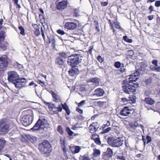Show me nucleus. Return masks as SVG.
Segmentation results:
<instances>
[{
    "instance_id": "f257e3e1",
    "label": "nucleus",
    "mask_w": 160,
    "mask_h": 160,
    "mask_svg": "<svg viewBox=\"0 0 160 160\" xmlns=\"http://www.w3.org/2000/svg\"><path fill=\"white\" fill-rule=\"evenodd\" d=\"M140 72H136L132 74L129 78V80H124L122 82V89L123 92L128 94L130 92H133L135 91L136 88L138 87V84L134 82H135L138 79Z\"/></svg>"
},
{
    "instance_id": "f03ea898",
    "label": "nucleus",
    "mask_w": 160,
    "mask_h": 160,
    "mask_svg": "<svg viewBox=\"0 0 160 160\" xmlns=\"http://www.w3.org/2000/svg\"><path fill=\"white\" fill-rule=\"evenodd\" d=\"M83 59V57L81 54L75 53L70 55L67 62L72 67H76L77 65L82 62Z\"/></svg>"
},
{
    "instance_id": "7ed1b4c3",
    "label": "nucleus",
    "mask_w": 160,
    "mask_h": 160,
    "mask_svg": "<svg viewBox=\"0 0 160 160\" xmlns=\"http://www.w3.org/2000/svg\"><path fill=\"white\" fill-rule=\"evenodd\" d=\"M38 149L42 153L45 154L47 157L49 156L50 152L52 150L50 144L47 140H44L39 144Z\"/></svg>"
},
{
    "instance_id": "20e7f679",
    "label": "nucleus",
    "mask_w": 160,
    "mask_h": 160,
    "mask_svg": "<svg viewBox=\"0 0 160 160\" xmlns=\"http://www.w3.org/2000/svg\"><path fill=\"white\" fill-rule=\"evenodd\" d=\"M47 121L45 118L39 119L31 129L43 131L47 126Z\"/></svg>"
},
{
    "instance_id": "39448f33",
    "label": "nucleus",
    "mask_w": 160,
    "mask_h": 160,
    "mask_svg": "<svg viewBox=\"0 0 160 160\" xmlns=\"http://www.w3.org/2000/svg\"><path fill=\"white\" fill-rule=\"evenodd\" d=\"M108 144L110 146L114 148H118L123 144V140L119 138L114 139L113 138L109 137L107 139Z\"/></svg>"
},
{
    "instance_id": "423d86ee",
    "label": "nucleus",
    "mask_w": 160,
    "mask_h": 160,
    "mask_svg": "<svg viewBox=\"0 0 160 160\" xmlns=\"http://www.w3.org/2000/svg\"><path fill=\"white\" fill-rule=\"evenodd\" d=\"M9 123L6 119H3L0 121V134L6 133L8 131Z\"/></svg>"
},
{
    "instance_id": "0eeeda50",
    "label": "nucleus",
    "mask_w": 160,
    "mask_h": 160,
    "mask_svg": "<svg viewBox=\"0 0 160 160\" xmlns=\"http://www.w3.org/2000/svg\"><path fill=\"white\" fill-rule=\"evenodd\" d=\"M8 79L13 84L19 78V75L15 71H10L8 72Z\"/></svg>"
},
{
    "instance_id": "6e6552de",
    "label": "nucleus",
    "mask_w": 160,
    "mask_h": 160,
    "mask_svg": "<svg viewBox=\"0 0 160 160\" xmlns=\"http://www.w3.org/2000/svg\"><path fill=\"white\" fill-rule=\"evenodd\" d=\"M27 82V80L25 78L19 77L13 84L17 88L21 89L26 86Z\"/></svg>"
},
{
    "instance_id": "1a4fd4ad",
    "label": "nucleus",
    "mask_w": 160,
    "mask_h": 160,
    "mask_svg": "<svg viewBox=\"0 0 160 160\" xmlns=\"http://www.w3.org/2000/svg\"><path fill=\"white\" fill-rule=\"evenodd\" d=\"M8 61L7 56L5 55L0 57V71L5 69L7 67Z\"/></svg>"
},
{
    "instance_id": "9d476101",
    "label": "nucleus",
    "mask_w": 160,
    "mask_h": 160,
    "mask_svg": "<svg viewBox=\"0 0 160 160\" xmlns=\"http://www.w3.org/2000/svg\"><path fill=\"white\" fill-rule=\"evenodd\" d=\"M32 116L28 115L23 116L21 119V121L24 126H27L32 123Z\"/></svg>"
},
{
    "instance_id": "9b49d317",
    "label": "nucleus",
    "mask_w": 160,
    "mask_h": 160,
    "mask_svg": "<svg viewBox=\"0 0 160 160\" xmlns=\"http://www.w3.org/2000/svg\"><path fill=\"white\" fill-rule=\"evenodd\" d=\"M58 3L56 5V8L58 10H62L65 8L67 6L66 0H57Z\"/></svg>"
},
{
    "instance_id": "f8f14e48",
    "label": "nucleus",
    "mask_w": 160,
    "mask_h": 160,
    "mask_svg": "<svg viewBox=\"0 0 160 160\" xmlns=\"http://www.w3.org/2000/svg\"><path fill=\"white\" fill-rule=\"evenodd\" d=\"M131 110L128 107H124L120 111V114L123 116H127L131 113Z\"/></svg>"
},
{
    "instance_id": "ddd939ff",
    "label": "nucleus",
    "mask_w": 160,
    "mask_h": 160,
    "mask_svg": "<svg viewBox=\"0 0 160 160\" xmlns=\"http://www.w3.org/2000/svg\"><path fill=\"white\" fill-rule=\"evenodd\" d=\"M77 26V23L73 22H67L64 25L65 28L70 30L75 29L76 28Z\"/></svg>"
},
{
    "instance_id": "4468645a",
    "label": "nucleus",
    "mask_w": 160,
    "mask_h": 160,
    "mask_svg": "<svg viewBox=\"0 0 160 160\" xmlns=\"http://www.w3.org/2000/svg\"><path fill=\"white\" fill-rule=\"evenodd\" d=\"M104 90L101 88H98L92 92L93 96H96L98 97L102 96L104 93Z\"/></svg>"
},
{
    "instance_id": "2eb2a0df",
    "label": "nucleus",
    "mask_w": 160,
    "mask_h": 160,
    "mask_svg": "<svg viewBox=\"0 0 160 160\" xmlns=\"http://www.w3.org/2000/svg\"><path fill=\"white\" fill-rule=\"evenodd\" d=\"M113 154V152L112 150L110 148H107V151L104 152L102 156L103 158H106L107 157L111 158Z\"/></svg>"
},
{
    "instance_id": "dca6fc26",
    "label": "nucleus",
    "mask_w": 160,
    "mask_h": 160,
    "mask_svg": "<svg viewBox=\"0 0 160 160\" xmlns=\"http://www.w3.org/2000/svg\"><path fill=\"white\" fill-rule=\"evenodd\" d=\"M56 63L58 65L62 66L64 65L66 62L65 60L64 59L60 57H58L55 60Z\"/></svg>"
},
{
    "instance_id": "f3484780",
    "label": "nucleus",
    "mask_w": 160,
    "mask_h": 160,
    "mask_svg": "<svg viewBox=\"0 0 160 160\" xmlns=\"http://www.w3.org/2000/svg\"><path fill=\"white\" fill-rule=\"evenodd\" d=\"M76 67H72V69H70L68 71L69 74L72 76H75L78 73V68H76Z\"/></svg>"
},
{
    "instance_id": "a211bd4d",
    "label": "nucleus",
    "mask_w": 160,
    "mask_h": 160,
    "mask_svg": "<svg viewBox=\"0 0 160 160\" xmlns=\"http://www.w3.org/2000/svg\"><path fill=\"white\" fill-rule=\"evenodd\" d=\"M59 57H61L62 58H63V59H66L68 58V59L70 56V53L69 52H62L59 53Z\"/></svg>"
},
{
    "instance_id": "6ab92c4d",
    "label": "nucleus",
    "mask_w": 160,
    "mask_h": 160,
    "mask_svg": "<svg viewBox=\"0 0 160 160\" xmlns=\"http://www.w3.org/2000/svg\"><path fill=\"white\" fill-rule=\"evenodd\" d=\"M144 101L145 102L146 104L150 105H152L155 103V101L150 98H146Z\"/></svg>"
},
{
    "instance_id": "aec40b11",
    "label": "nucleus",
    "mask_w": 160,
    "mask_h": 160,
    "mask_svg": "<svg viewBox=\"0 0 160 160\" xmlns=\"http://www.w3.org/2000/svg\"><path fill=\"white\" fill-rule=\"evenodd\" d=\"M97 123H92L89 127L90 129V132L91 133L95 131H96L98 128H96L95 127L96 124H97Z\"/></svg>"
},
{
    "instance_id": "412c9836",
    "label": "nucleus",
    "mask_w": 160,
    "mask_h": 160,
    "mask_svg": "<svg viewBox=\"0 0 160 160\" xmlns=\"http://www.w3.org/2000/svg\"><path fill=\"white\" fill-rule=\"evenodd\" d=\"M6 144V141L3 138H0V152L3 149Z\"/></svg>"
},
{
    "instance_id": "4be33fe9",
    "label": "nucleus",
    "mask_w": 160,
    "mask_h": 160,
    "mask_svg": "<svg viewBox=\"0 0 160 160\" xmlns=\"http://www.w3.org/2000/svg\"><path fill=\"white\" fill-rule=\"evenodd\" d=\"M13 66L15 68L20 70V71H22L23 68V65L17 62H15L14 63Z\"/></svg>"
},
{
    "instance_id": "5701e85b",
    "label": "nucleus",
    "mask_w": 160,
    "mask_h": 160,
    "mask_svg": "<svg viewBox=\"0 0 160 160\" xmlns=\"http://www.w3.org/2000/svg\"><path fill=\"white\" fill-rule=\"evenodd\" d=\"M140 68H139L138 71L141 72V71H144L146 69V68L148 67V65L144 62H142L140 64Z\"/></svg>"
},
{
    "instance_id": "b1692460",
    "label": "nucleus",
    "mask_w": 160,
    "mask_h": 160,
    "mask_svg": "<svg viewBox=\"0 0 160 160\" xmlns=\"http://www.w3.org/2000/svg\"><path fill=\"white\" fill-rule=\"evenodd\" d=\"M51 94L53 98V101L57 102H60V98L58 95L54 92H52Z\"/></svg>"
},
{
    "instance_id": "393cba45",
    "label": "nucleus",
    "mask_w": 160,
    "mask_h": 160,
    "mask_svg": "<svg viewBox=\"0 0 160 160\" xmlns=\"http://www.w3.org/2000/svg\"><path fill=\"white\" fill-rule=\"evenodd\" d=\"M90 82H92L93 84L97 85L99 83L98 78H92L89 79Z\"/></svg>"
},
{
    "instance_id": "a878e982",
    "label": "nucleus",
    "mask_w": 160,
    "mask_h": 160,
    "mask_svg": "<svg viewBox=\"0 0 160 160\" xmlns=\"http://www.w3.org/2000/svg\"><path fill=\"white\" fill-rule=\"evenodd\" d=\"M93 152L92 154L94 157H98L100 154L101 152L100 150L96 149H93Z\"/></svg>"
},
{
    "instance_id": "bb28decb",
    "label": "nucleus",
    "mask_w": 160,
    "mask_h": 160,
    "mask_svg": "<svg viewBox=\"0 0 160 160\" xmlns=\"http://www.w3.org/2000/svg\"><path fill=\"white\" fill-rule=\"evenodd\" d=\"M50 38L51 41V42L52 43V45L54 48H55L56 46V41L54 37L53 36H51Z\"/></svg>"
},
{
    "instance_id": "cd10ccee",
    "label": "nucleus",
    "mask_w": 160,
    "mask_h": 160,
    "mask_svg": "<svg viewBox=\"0 0 160 160\" xmlns=\"http://www.w3.org/2000/svg\"><path fill=\"white\" fill-rule=\"evenodd\" d=\"M82 160H90L91 158L89 155L85 154L81 156Z\"/></svg>"
},
{
    "instance_id": "c85d7f7f",
    "label": "nucleus",
    "mask_w": 160,
    "mask_h": 160,
    "mask_svg": "<svg viewBox=\"0 0 160 160\" xmlns=\"http://www.w3.org/2000/svg\"><path fill=\"white\" fill-rule=\"evenodd\" d=\"M123 39L124 41L128 43H131L132 42V39L129 38L126 36H125L123 37Z\"/></svg>"
},
{
    "instance_id": "c756f323",
    "label": "nucleus",
    "mask_w": 160,
    "mask_h": 160,
    "mask_svg": "<svg viewBox=\"0 0 160 160\" xmlns=\"http://www.w3.org/2000/svg\"><path fill=\"white\" fill-rule=\"evenodd\" d=\"M113 25L116 28L118 29L121 30H123V29L120 27V25H119V23H118L117 22H114Z\"/></svg>"
},
{
    "instance_id": "7c9ffc66",
    "label": "nucleus",
    "mask_w": 160,
    "mask_h": 160,
    "mask_svg": "<svg viewBox=\"0 0 160 160\" xmlns=\"http://www.w3.org/2000/svg\"><path fill=\"white\" fill-rule=\"evenodd\" d=\"M18 29L20 31V34L22 35H25V30L24 28L22 26H20L18 27Z\"/></svg>"
},
{
    "instance_id": "2f4dec72",
    "label": "nucleus",
    "mask_w": 160,
    "mask_h": 160,
    "mask_svg": "<svg viewBox=\"0 0 160 160\" xmlns=\"http://www.w3.org/2000/svg\"><path fill=\"white\" fill-rule=\"evenodd\" d=\"M66 131L69 136H72L74 133V132L68 127L66 128Z\"/></svg>"
},
{
    "instance_id": "473e14b6",
    "label": "nucleus",
    "mask_w": 160,
    "mask_h": 160,
    "mask_svg": "<svg viewBox=\"0 0 160 160\" xmlns=\"http://www.w3.org/2000/svg\"><path fill=\"white\" fill-rule=\"evenodd\" d=\"M57 130L60 134H62L63 133V131L61 126H58Z\"/></svg>"
},
{
    "instance_id": "72a5a7b5",
    "label": "nucleus",
    "mask_w": 160,
    "mask_h": 160,
    "mask_svg": "<svg viewBox=\"0 0 160 160\" xmlns=\"http://www.w3.org/2000/svg\"><path fill=\"white\" fill-rule=\"evenodd\" d=\"M111 130V128L110 127H108L107 128L105 129H103V131L101 132V133L104 134L105 133H106L110 131Z\"/></svg>"
},
{
    "instance_id": "f704fd0d",
    "label": "nucleus",
    "mask_w": 160,
    "mask_h": 160,
    "mask_svg": "<svg viewBox=\"0 0 160 160\" xmlns=\"http://www.w3.org/2000/svg\"><path fill=\"white\" fill-rule=\"evenodd\" d=\"M114 65L115 68H119L120 67L122 64L120 62L117 61L115 62Z\"/></svg>"
},
{
    "instance_id": "c9c22d12",
    "label": "nucleus",
    "mask_w": 160,
    "mask_h": 160,
    "mask_svg": "<svg viewBox=\"0 0 160 160\" xmlns=\"http://www.w3.org/2000/svg\"><path fill=\"white\" fill-rule=\"evenodd\" d=\"M110 125V122L109 121H108L107 123L106 124L103 125L102 127V129H103L105 128L108 127Z\"/></svg>"
},
{
    "instance_id": "e433bc0d",
    "label": "nucleus",
    "mask_w": 160,
    "mask_h": 160,
    "mask_svg": "<svg viewBox=\"0 0 160 160\" xmlns=\"http://www.w3.org/2000/svg\"><path fill=\"white\" fill-rule=\"evenodd\" d=\"M44 29H43V28H42V27H41V34L42 36L43 40L45 41V35L44 34Z\"/></svg>"
},
{
    "instance_id": "4c0bfd02",
    "label": "nucleus",
    "mask_w": 160,
    "mask_h": 160,
    "mask_svg": "<svg viewBox=\"0 0 160 160\" xmlns=\"http://www.w3.org/2000/svg\"><path fill=\"white\" fill-rule=\"evenodd\" d=\"M99 137V136L97 134L95 133L92 135L91 138L94 141L98 138Z\"/></svg>"
},
{
    "instance_id": "58836bf2",
    "label": "nucleus",
    "mask_w": 160,
    "mask_h": 160,
    "mask_svg": "<svg viewBox=\"0 0 160 160\" xmlns=\"http://www.w3.org/2000/svg\"><path fill=\"white\" fill-rule=\"evenodd\" d=\"M34 33L36 36H38L40 34V32L39 30V28L35 30Z\"/></svg>"
},
{
    "instance_id": "ea45409f",
    "label": "nucleus",
    "mask_w": 160,
    "mask_h": 160,
    "mask_svg": "<svg viewBox=\"0 0 160 160\" xmlns=\"http://www.w3.org/2000/svg\"><path fill=\"white\" fill-rule=\"evenodd\" d=\"M57 32L58 33L61 35H63L66 34V32H65L63 30L61 29H58L57 30Z\"/></svg>"
},
{
    "instance_id": "a19ab883",
    "label": "nucleus",
    "mask_w": 160,
    "mask_h": 160,
    "mask_svg": "<svg viewBox=\"0 0 160 160\" xmlns=\"http://www.w3.org/2000/svg\"><path fill=\"white\" fill-rule=\"evenodd\" d=\"M61 143L62 146H65L66 141L64 139H62V138H60Z\"/></svg>"
},
{
    "instance_id": "79ce46f5",
    "label": "nucleus",
    "mask_w": 160,
    "mask_h": 160,
    "mask_svg": "<svg viewBox=\"0 0 160 160\" xmlns=\"http://www.w3.org/2000/svg\"><path fill=\"white\" fill-rule=\"evenodd\" d=\"M125 68L124 67V64H122V65L120 67V71L121 73H122L125 71Z\"/></svg>"
},
{
    "instance_id": "37998d69",
    "label": "nucleus",
    "mask_w": 160,
    "mask_h": 160,
    "mask_svg": "<svg viewBox=\"0 0 160 160\" xmlns=\"http://www.w3.org/2000/svg\"><path fill=\"white\" fill-rule=\"evenodd\" d=\"M152 82V79L151 78H149L146 80L145 83L147 85H148L151 83Z\"/></svg>"
},
{
    "instance_id": "c03bdc74",
    "label": "nucleus",
    "mask_w": 160,
    "mask_h": 160,
    "mask_svg": "<svg viewBox=\"0 0 160 160\" xmlns=\"http://www.w3.org/2000/svg\"><path fill=\"white\" fill-rule=\"evenodd\" d=\"M94 141L95 143L97 144L100 145L101 143V142L100 140L99 137L95 139Z\"/></svg>"
},
{
    "instance_id": "a18cd8bd",
    "label": "nucleus",
    "mask_w": 160,
    "mask_h": 160,
    "mask_svg": "<svg viewBox=\"0 0 160 160\" xmlns=\"http://www.w3.org/2000/svg\"><path fill=\"white\" fill-rule=\"evenodd\" d=\"M85 100H82L80 102L78 105V107H82L85 104Z\"/></svg>"
},
{
    "instance_id": "49530a36",
    "label": "nucleus",
    "mask_w": 160,
    "mask_h": 160,
    "mask_svg": "<svg viewBox=\"0 0 160 160\" xmlns=\"http://www.w3.org/2000/svg\"><path fill=\"white\" fill-rule=\"evenodd\" d=\"M62 108L64 110H66L69 108L68 105L66 104V103H65L64 104H62Z\"/></svg>"
},
{
    "instance_id": "de8ad7c7",
    "label": "nucleus",
    "mask_w": 160,
    "mask_h": 160,
    "mask_svg": "<svg viewBox=\"0 0 160 160\" xmlns=\"http://www.w3.org/2000/svg\"><path fill=\"white\" fill-rule=\"evenodd\" d=\"M146 139H147V144H148L149 143L151 142L152 140L151 137L148 135L147 136Z\"/></svg>"
},
{
    "instance_id": "09e8293b",
    "label": "nucleus",
    "mask_w": 160,
    "mask_h": 160,
    "mask_svg": "<svg viewBox=\"0 0 160 160\" xmlns=\"http://www.w3.org/2000/svg\"><path fill=\"white\" fill-rule=\"evenodd\" d=\"M97 59L100 62H102L104 60L102 58L100 55L98 56L97 57Z\"/></svg>"
},
{
    "instance_id": "8fccbe9b",
    "label": "nucleus",
    "mask_w": 160,
    "mask_h": 160,
    "mask_svg": "<svg viewBox=\"0 0 160 160\" xmlns=\"http://www.w3.org/2000/svg\"><path fill=\"white\" fill-rule=\"evenodd\" d=\"M52 106L53 111L54 112V113H57V110L55 111V109H57V108L55 106V104H52Z\"/></svg>"
},
{
    "instance_id": "3c124183",
    "label": "nucleus",
    "mask_w": 160,
    "mask_h": 160,
    "mask_svg": "<svg viewBox=\"0 0 160 160\" xmlns=\"http://www.w3.org/2000/svg\"><path fill=\"white\" fill-rule=\"evenodd\" d=\"M93 48V47L92 46H90L89 47V48L88 49V52L89 54H91L92 53V50Z\"/></svg>"
},
{
    "instance_id": "603ef678",
    "label": "nucleus",
    "mask_w": 160,
    "mask_h": 160,
    "mask_svg": "<svg viewBox=\"0 0 160 160\" xmlns=\"http://www.w3.org/2000/svg\"><path fill=\"white\" fill-rule=\"evenodd\" d=\"M155 5L157 7H159L160 6V1H156L155 3Z\"/></svg>"
},
{
    "instance_id": "864d4df0",
    "label": "nucleus",
    "mask_w": 160,
    "mask_h": 160,
    "mask_svg": "<svg viewBox=\"0 0 160 160\" xmlns=\"http://www.w3.org/2000/svg\"><path fill=\"white\" fill-rule=\"evenodd\" d=\"M152 63L156 66H158V61L157 60H154L152 62Z\"/></svg>"
},
{
    "instance_id": "5fc2aeb1",
    "label": "nucleus",
    "mask_w": 160,
    "mask_h": 160,
    "mask_svg": "<svg viewBox=\"0 0 160 160\" xmlns=\"http://www.w3.org/2000/svg\"><path fill=\"white\" fill-rule=\"evenodd\" d=\"M32 27L35 29V30L39 28L38 25L35 24H32Z\"/></svg>"
},
{
    "instance_id": "6e6d98bb",
    "label": "nucleus",
    "mask_w": 160,
    "mask_h": 160,
    "mask_svg": "<svg viewBox=\"0 0 160 160\" xmlns=\"http://www.w3.org/2000/svg\"><path fill=\"white\" fill-rule=\"evenodd\" d=\"M101 4L102 6L103 7H105L108 5V2H101Z\"/></svg>"
},
{
    "instance_id": "4d7b16f0",
    "label": "nucleus",
    "mask_w": 160,
    "mask_h": 160,
    "mask_svg": "<svg viewBox=\"0 0 160 160\" xmlns=\"http://www.w3.org/2000/svg\"><path fill=\"white\" fill-rule=\"evenodd\" d=\"M38 83L41 84L42 86H43L45 85L44 82L40 80H38Z\"/></svg>"
},
{
    "instance_id": "13d9d810",
    "label": "nucleus",
    "mask_w": 160,
    "mask_h": 160,
    "mask_svg": "<svg viewBox=\"0 0 160 160\" xmlns=\"http://www.w3.org/2000/svg\"><path fill=\"white\" fill-rule=\"evenodd\" d=\"M80 150V148L79 147L77 146L75 148V152L76 153H78L79 152Z\"/></svg>"
},
{
    "instance_id": "bf43d9fd",
    "label": "nucleus",
    "mask_w": 160,
    "mask_h": 160,
    "mask_svg": "<svg viewBox=\"0 0 160 160\" xmlns=\"http://www.w3.org/2000/svg\"><path fill=\"white\" fill-rule=\"evenodd\" d=\"M149 9L150 10V13H151L152 11H153V7L152 6H150L149 8Z\"/></svg>"
},
{
    "instance_id": "052dcab7",
    "label": "nucleus",
    "mask_w": 160,
    "mask_h": 160,
    "mask_svg": "<svg viewBox=\"0 0 160 160\" xmlns=\"http://www.w3.org/2000/svg\"><path fill=\"white\" fill-rule=\"evenodd\" d=\"M151 93V92L149 91H147L145 92V94L147 96H149L150 95Z\"/></svg>"
},
{
    "instance_id": "680f3d73",
    "label": "nucleus",
    "mask_w": 160,
    "mask_h": 160,
    "mask_svg": "<svg viewBox=\"0 0 160 160\" xmlns=\"http://www.w3.org/2000/svg\"><path fill=\"white\" fill-rule=\"evenodd\" d=\"M57 109L58 112H61L62 110V108L60 105L58 106Z\"/></svg>"
},
{
    "instance_id": "e2e57ef3",
    "label": "nucleus",
    "mask_w": 160,
    "mask_h": 160,
    "mask_svg": "<svg viewBox=\"0 0 160 160\" xmlns=\"http://www.w3.org/2000/svg\"><path fill=\"white\" fill-rule=\"evenodd\" d=\"M76 110L77 112H78L80 114H81L83 112L82 110L79 108H77L76 109Z\"/></svg>"
},
{
    "instance_id": "0e129e2a",
    "label": "nucleus",
    "mask_w": 160,
    "mask_h": 160,
    "mask_svg": "<svg viewBox=\"0 0 160 160\" xmlns=\"http://www.w3.org/2000/svg\"><path fill=\"white\" fill-rule=\"evenodd\" d=\"M80 91L82 92H85L87 91L86 89L85 88L81 87L80 89Z\"/></svg>"
},
{
    "instance_id": "69168bd1",
    "label": "nucleus",
    "mask_w": 160,
    "mask_h": 160,
    "mask_svg": "<svg viewBox=\"0 0 160 160\" xmlns=\"http://www.w3.org/2000/svg\"><path fill=\"white\" fill-rule=\"evenodd\" d=\"M65 111L66 112V113L68 115H69L70 114V111L69 108H68Z\"/></svg>"
},
{
    "instance_id": "338daca9",
    "label": "nucleus",
    "mask_w": 160,
    "mask_h": 160,
    "mask_svg": "<svg viewBox=\"0 0 160 160\" xmlns=\"http://www.w3.org/2000/svg\"><path fill=\"white\" fill-rule=\"evenodd\" d=\"M122 101L123 102H128V99L125 98H122Z\"/></svg>"
},
{
    "instance_id": "774afa93",
    "label": "nucleus",
    "mask_w": 160,
    "mask_h": 160,
    "mask_svg": "<svg viewBox=\"0 0 160 160\" xmlns=\"http://www.w3.org/2000/svg\"><path fill=\"white\" fill-rule=\"evenodd\" d=\"M157 67L155 68L156 70L158 72H160V66L158 67L156 66Z\"/></svg>"
}]
</instances>
